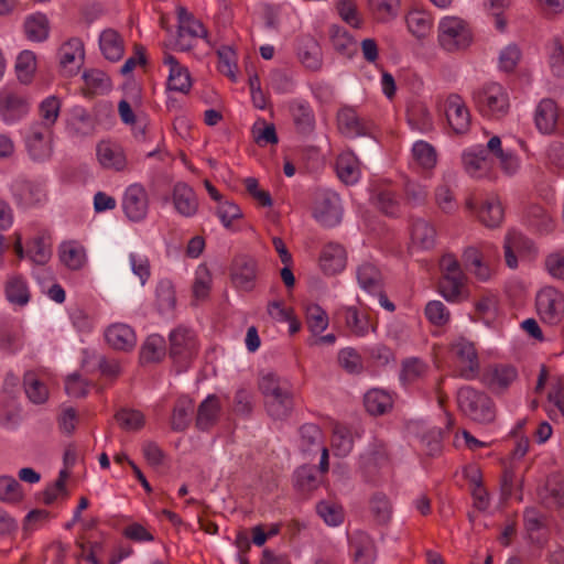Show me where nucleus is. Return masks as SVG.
I'll return each instance as SVG.
<instances>
[{"label":"nucleus","mask_w":564,"mask_h":564,"mask_svg":"<svg viewBox=\"0 0 564 564\" xmlns=\"http://www.w3.org/2000/svg\"><path fill=\"white\" fill-rule=\"evenodd\" d=\"M265 397V406L275 420L286 419L294 408V394L289 381L274 372L263 375L259 383Z\"/></svg>","instance_id":"obj_1"},{"label":"nucleus","mask_w":564,"mask_h":564,"mask_svg":"<svg viewBox=\"0 0 564 564\" xmlns=\"http://www.w3.org/2000/svg\"><path fill=\"white\" fill-rule=\"evenodd\" d=\"M438 291L448 302H460L468 295L467 275L458 259L451 252L444 253L438 261Z\"/></svg>","instance_id":"obj_2"},{"label":"nucleus","mask_w":564,"mask_h":564,"mask_svg":"<svg viewBox=\"0 0 564 564\" xmlns=\"http://www.w3.org/2000/svg\"><path fill=\"white\" fill-rule=\"evenodd\" d=\"M473 41L469 24L459 17L445 15L437 24V42L449 53L466 50Z\"/></svg>","instance_id":"obj_3"},{"label":"nucleus","mask_w":564,"mask_h":564,"mask_svg":"<svg viewBox=\"0 0 564 564\" xmlns=\"http://www.w3.org/2000/svg\"><path fill=\"white\" fill-rule=\"evenodd\" d=\"M498 259V248L489 242H484L478 247H467L463 253L465 268L480 282L491 279Z\"/></svg>","instance_id":"obj_4"},{"label":"nucleus","mask_w":564,"mask_h":564,"mask_svg":"<svg viewBox=\"0 0 564 564\" xmlns=\"http://www.w3.org/2000/svg\"><path fill=\"white\" fill-rule=\"evenodd\" d=\"M460 412L478 423H490L495 419L494 402L488 394L473 387L465 386L457 392Z\"/></svg>","instance_id":"obj_5"},{"label":"nucleus","mask_w":564,"mask_h":564,"mask_svg":"<svg viewBox=\"0 0 564 564\" xmlns=\"http://www.w3.org/2000/svg\"><path fill=\"white\" fill-rule=\"evenodd\" d=\"M473 99L478 111L492 119L503 117L510 107L507 89L498 83H488L473 93Z\"/></svg>","instance_id":"obj_6"},{"label":"nucleus","mask_w":564,"mask_h":564,"mask_svg":"<svg viewBox=\"0 0 564 564\" xmlns=\"http://www.w3.org/2000/svg\"><path fill=\"white\" fill-rule=\"evenodd\" d=\"M313 216L324 227L337 226L343 218V205L339 195L328 188L315 193Z\"/></svg>","instance_id":"obj_7"},{"label":"nucleus","mask_w":564,"mask_h":564,"mask_svg":"<svg viewBox=\"0 0 564 564\" xmlns=\"http://www.w3.org/2000/svg\"><path fill=\"white\" fill-rule=\"evenodd\" d=\"M54 130L31 123L24 133V144L29 158L34 162H45L53 154Z\"/></svg>","instance_id":"obj_8"},{"label":"nucleus","mask_w":564,"mask_h":564,"mask_svg":"<svg viewBox=\"0 0 564 564\" xmlns=\"http://www.w3.org/2000/svg\"><path fill=\"white\" fill-rule=\"evenodd\" d=\"M452 352L455 356V376L466 380L474 379L479 371V360L474 344L459 338L452 344Z\"/></svg>","instance_id":"obj_9"},{"label":"nucleus","mask_w":564,"mask_h":564,"mask_svg":"<svg viewBox=\"0 0 564 564\" xmlns=\"http://www.w3.org/2000/svg\"><path fill=\"white\" fill-rule=\"evenodd\" d=\"M534 123L543 134L561 133L564 131V111L553 99L544 98L535 108Z\"/></svg>","instance_id":"obj_10"},{"label":"nucleus","mask_w":564,"mask_h":564,"mask_svg":"<svg viewBox=\"0 0 564 564\" xmlns=\"http://www.w3.org/2000/svg\"><path fill=\"white\" fill-rule=\"evenodd\" d=\"M466 207L489 228H496L502 223L503 208L499 197L494 194L480 198L470 197L466 200Z\"/></svg>","instance_id":"obj_11"},{"label":"nucleus","mask_w":564,"mask_h":564,"mask_svg":"<svg viewBox=\"0 0 564 564\" xmlns=\"http://www.w3.org/2000/svg\"><path fill=\"white\" fill-rule=\"evenodd\" d=\"M536 310L544 323L558 324L564 317V295L552 286L543 288L536 295Z\"/></svg>","instance_id":"obj_12"},{"label":"nucleus","mask_w":564,"mask_h":564,"mask_svg":"<svg viewBox=\"0 0 564 564\" xmlns=\"http://www.w3.org/2000/svg\"><path fill=\"white\" fill-rule=\"evenodd\" d=\"M462 161L466 173L476 178L489 175L494 167V156L488 149V143L486 145L475 144L465 149Z\"/></svg>","instance_id":"obj_13"},{"label":"nucleus","mask_w":564,"mask_h":564,"mask_svg":"<svg viewBox=\"0 0 564 564\" xmlns=\"http://www.w3.org/2000/svg\"><path fill=\"white\" fill-rule=\"evenodd\" d=\"M338 129L347 138H375V123L360 117L354 108L344 107L337 115Z\"/></svg>","instance_id":"obj_14"},{"label":"nucleus","mask_w":564,"mask_h":564,"mask_svg":"<svg viewBox=\"0 0 564 564\" xmlns=\"http://www.w3.org/2000/svg\"><path fill=\"white\" fill-rule=\"evenodd\" d=\"M122 209L124 215L134 223H139L147 217L149 195L143 185L133 183L126 188L122 197Z\"/></svg>","instance_id":"obj_15"},{"label":"nucleus","mask_w":564,"mask_h":564,"mask_svg":"<svg viewBox=\"0 0 564 564\" xmlns=\"http://www.w3.org/2000/svg\"><path fill=\"white\" fill-rule=\"evenodd\" d=\"M164 200L172 203L174 210L186 218L194 217L198 212V197L194 188L184 182L175 183L171 195L166 196Z\"/></svg>","instance_id":"obj_16"},{"label":"nucleus","mask_w":564,"mask_h":564,"mask_svg":"<svg viewBox=\"0 0 564 564\" xmlns=\"http://www.w3.org/2000/svg\"><path fill=\"white\" fill-rule=\"evenodd\" d=\"M26 99L10 90H0V118L7 126H14L20 122L29 112Z\"/></svg>","instance_id":"obj_17"},{"label":"nucleus","mask_w":564,"mask_h":564,"mask_svg":"<svg viewBox=\"0 0 564 564\" xmlns=\"http://www.w3.org/2000/svg\"><path fill=\"white\" fill-rule=\"evenodd\" d=\"M518 370L509 364L489 365L484 372V383L495 393L500 394L517 380Z\"/></svg>","instance_id":"obj_18"},{"label":"nucleus","mask_w":564,"mask_h":564,"mask_svg":"<svg viewBox=\"0 0 564 564\" xmlns=\"http://www.w3.org/2000/svg\"><path fill=\"white\" fill-rule=\"evenodd\" d=\"M258 274L257 261L253 258L241 256L234 260L230 269L232 285L245 292H250L256 285Z\"/></svg>","instance_id":"obj_19"},{"label":"nucleus","mask_w":564,"mask_h":564,"mask_svg":"<svg viewBox=\"0 0 564 564\" xmlns=\"http://www.w3.org/2000/svg\"><path fill=\"white\" fill-rule=\"evenodd\" d=\"M170 356L181 365H186L196 352V341L193 332L187 328H176L170 334Z\"/></svg>","instance_id":"obj_20"},{"label":"nucleus","mask_w":564,"mask_h":564,"mask_svg":"<svg viewBox=\"0 0 564 564\" xmlns=\"http://www.w3.org/2000/svg\"><path fill=\"white\" fill-rule=\"evenodd\" d=\"M177 21L178 30L175 45L180 51H188L192 48V44L185 41L186 35L193 39H207V31L203 23L196 20L185 8L177 9Z\"/></svg>","instance_id":"obj_21"},{"label":"nucleus","mask_w":564,"mask_h":564,"mask_svg":"<svg viewBox=\"0 0 564 564\" xmlns=\"http://www.w3.org/2000/svg\"><path fill=\"white\" fill-rule=\"evenodd\" d=\"M445 113L451 129L463 134L468 131L470 126V112L463 98L456 94H452L445 101Z\"/></svg>","instance_id":"obj_22"},{"label":"nucleus","mask_w":564,"mask_h":564,"mask_svg":"<svg viewBox=\"0 0 564 564\" xmlns=\"http://www.w3.org/2000/svg\"><path fill=\"white\" fill-rule=\"evenodd\" d=\"M96 155L99 164L107 170L116 172L124 171L127 158L122 147L112 141H100L96 147Z\"/></svg>","instance_id":"obj_23"},{"label":"nucleus","mask_w":564,"mask_h":564,"mask_svg":"<svg viewBox=\"0 0 564 564\" xmlns=\"http://www.w3.org/2000/svg\"><path fill=\"white\" fill-rule=\"evenodd\" d=\"M389 462L386 444L378 440L370 443L360 456V465L367 475L388 468Z\"/></svg>","instance_id":"obj_24"},{"label":"nucleus","mask_w":564,"mask_h":564,"mask_svg":"<svg viewBox=\"0 0 564 564\" xmlns=\"http://www.w3.org/2000/svg\"><path fill=\"white\" fill-rule=\"evenodd\" d=\"M371 203L387 216H397L400 212V202L397 192L389 183L377 184L371 192Z\"/></svg>","instance_id":"obj_25"},{"label":"nucleus","mask_w":564,"mask_h":564,"mask_svg":"<svg viewBox=\"0 0 564 564\" xmlns=\"http://www.w3.org/2000/svg\"><path fill=\"white\" fill-rule=\"evenodd\" d=\"M488 149L494 159L498 160L501 170L507 175L512 176L519 171L521 164L520 159L512 150L503 147L500 137L492 135L488 140Z\"/></svg>","instance_id":"obj_26"},{"label":"nucleus","mask_w":564,"mask_h":564,"mask_svg":"<svg viewBox=\"0 0 564 564\" xmlns=\"http://www.w3.org/2000/svg\"><path fill=\"white\" fill-rule=\"evenodd\" d=\"M84 59V45L79 39H70L59 48V61L67 76H73Z\"/></svg>","instance_id":"obj_27"},{"label":"nucleus","mask_w":564,"mask_h":564,"mask_svg":"<svg viewBox=\"0 0 564 564\" xmlns=\"http://www.w3.org/2000/svg\"><path fill=\"white\" fill-rule=\"evenodd\" d=\"M503 248L507 265L510 269H516L518 267L517 254L531 253L533 243L522 234L510 230L506 236Z\"/></svg>","instance_id":"obj_28"},{"label":"nucleus","mask_w":564,"mask_h":564,"mask_svg":"<svg viewBox=\"0 0 564 564\" xmlns=\"http://www.w3.org/2000/svg\"><path fill=\"white\" fill-rule=\"evenodd\" d=\"M58 257L63 265L72 271H79L87 263L86 250L76 240L63 241L58 246Z\"/></svg>","instance_id":"obj_29"},{"label":"nucleus","mask_w":564,"mask_h":564,"mask_svg":"<svg viewBox=\"0 0 564 564\" xmlns=\"http://www.w3.org/2000/svg\"><path fill=\"white\" fill-rule=\"evenodd\" d=\"M169 66L167 87L170 90L186 94L189 91L192 83L189 73L186 67L182 66L178 61L170 54L163 59Z\"/></svg>","instance_id":"obj_30"},{"label":"nucleus","mask_w":564,"mask_h":564,"mask_svg":"<svg viewBox=\"0 0 564 564\" xmlns=\"http://www.w3.org/2000/svg\"><path fill=\"white\" fill-rule=\"evenodd\" d=\"M435 243V227L423 218L414 219L411 224V247L419 250H430Z\"/></svg>","instance_id":"obj_31"},{"label":"nucleus","mask_w":564,"mask_h":564,"mask_svg":"<svg viewBox=\"0 0 564 564\" xmlns=\"http://www.w3.org/2000/svg\"><path fill=\"white\" fill-rule=\"evenodd\" d=\"M319 264L326 274H336L344 270L346 252L343 246L335 242L327 243L322 250Z\"/></svg>","instance_id":"obj_32"},{"label":"nucleus","mask_w":564,"mask_h":564,"mask_svg":"<svg viewBox=\"0 0 564 564\" xmlns=\"http://www.w3.org/2000/svg\"><path fill=\"white\" fill-rule=\"evenodd\" d=\"M109 346L118 350H130L137 343L133 329L127 324H113L105 333Z\"/></svg>","instance_id":"obj_33"},{"label":"nucleus","mask_w":564,"mask_h":564,"mask_svg":"<svg viewBox=\"0 0 564 564\" xmlns=\"http://www.w3.org/2000/svg\"><path fill=\"white\" fill-rule=\"evenodd\" d=\"M290 111L300 133L310 134L313 132L315 128V117L308 101L303 99H293L290 102Z\"/></svg>","instance_id":"obj_34"},{"label":"nucleus","mask_w":564,"mask_h":564,"mask_svg":"<svg viewBox=\"0 0 564 564\" xmlns=\"http://www.w3.org/2000/svg\"><path fill=\"white\" fill-rule=\"evenodd\" d=\"M62 108V100L56 95L45 97L37 107L39 120L33 121V124L53 129L59 118Z\"/></svg>","instance_id":"obj_35"},{"label":"nucleus","mask_w":564,"mask_h":564,"mask_svg":"<svg viewBox=\"0 0 564 564\" xmlns=\"http://www.w3.org/2000/svg\"><path fill=\"white\" fill-rule=\"evenodd\" d=\"M336 172L346 185L356 184L361 175L359 161L352 152H343L336 160Z\"/></svg>","instance_id":"obj_36"},{"label":"nucleus","mask_w":564,"mask_h":564,"mask_svg":"<svg viewBox=\"0 0 564 564\" xmlns=\"http://www.w3.org/2000/svg\"><path fill=\"white\" fill-rule=\"evenodd\" d=\"M4 293L7 300L15 305L23 306L30 301V290L25 278L14 273L8 276Z\"/></svg>","instance_id":"obj_37"},{"label":"nucleus","mask_w":564,"mask_h":564,"mask_svg":"<svg viewBox=\"0 0 564 564\" xmlns=\"http://www.w3.org/2000/svg\"><path fill=\"white\" fill-rule=\"evenodd\" d=\"M524 527L529 539L536 545H542L546 539L545 518L534 508H528L523 514Z\"/></svg>","instance_id":"obj_38"},{"label":"nucleus","mask_w":564,"mask_h":564,"mask_svg":"<svg viewBox=\"0 0 564 564\" xmlns=\"http://www.w3.org/2000/svg\"><path fill=\"white\" fill-rule=\"evenodd\" d=\"M69 131L77 137H87L93 133L95 122L90 113L82 106H74L67 120Z\"/></svg>","instance_id":"obj_39"},{"label":"nucleus","mask_w":564,"mask_h":564,"mask_svg":"<svg viewBox=\"0 0 564 564\" xmlns=\"http://www.w3.org/2000/svg\"><path fill=\"white\" fill-rule=\"evenodd\" d=\"M297 57L302 65L311 70H316L322 64L321 48L315 39L303 36L297 46Z\"/></svg>","instance_id":"obj_40"},{"label":"nucleus","mask_w":564,"mask_h":564,"mask_svg":"<svg viewBox=\"0 0 564 564\" xmlns=\"http://www.w3.org/2000/svg\"><path fill=\"white\" fill-rule=\"evenodd\" d=\"M351 549L357 564H372L376 560V546L372 538L366 532H358L351 539Z\"/></svg>","instance_id":"obj_41"},{"label":"nucleus","mask_w":564,"mask_h":564,"mask_svg":"<svg viewBox=\"0 0 564 564\" xmlns=\"http://www.w3.org/2000/svg\"><path fill=\"white\" fill-rule=\"evenodd\" d=\"M357 281L360 288L367 293H378L382 286V275L379 269L369 261L358 265L356 270Z\"/></svg>","instance_id":"obj_42"},{"label":"nucleus","mask_w":564,"mask_h":564,"mask_svg":"<svg viewBox=\"0 0 564 564\" xmlns=\"http://www.w3.org/2000/svg\"><path fill=\"white\" fill-rule=\"evenodd\" d=\"M99 47L104 56L111 62L119 61L124 52L122 37L112 29H107L100 34Z\"/></svg>","instance_id":"obj_43"},{"label":"nucleus","mask_w":564,"mask_h":564,"mask_svg":"<svg viewBox=\"0 0 564 564\" xmlns=\"http://www.w3.org/2000/svg\"><path fill=\"white\" fill-rule=\"evenodd\" d=\"M370 513L378 525H388L392 519L393 507L389 497L381 492H375L369 501Z\"/></svg>","instance_id":"obj_44"},{"label":"nucleus","mask_w":564,"mask_h":564,"mask_svg":"<svg viewBox=\"0 0 564 564\" xmlns=\"http://www.w3.org/2000/svg\"><path fill=\"white\" fill-rule=\"evenodd\" d=\"M340 317L349 332L358 337L365 336L371 327L369 316L354 306L344 307Z\"/></svg>","instance_id":"obj_45"},{"label":"nucleus","mask_w":564,"mask_h":564,"mask_svg":"<svg viewBox=\"0 0 564 564\" xmlns=\"http://www.w3.org/2000/svg\"><path fill=\"white\" fill-rule=\"evenodd\" d=\"M366 410L372 415L384 414L392 408V395L383 389H371L364 398Z\"/></svg>","instance_id":"obj_46"},{"label":"nucleus","mask_w":564,"mask_h":564,"mask_svg":"<svg viewBox=\"0 0 564 564\" xmlns=\"http://www.w3.org/2000/svg\"><path fill=\"white\" fill-rule=\"evenodd\" d=\"M330 445L336 456H347L354 447V436L351 430L346 425L336 423L333 426Z\"/></svg>","instance_id":"obj_47"},{"label":"nucleus","mask_w":564,"mask_h":564,"mask_svg":"<svg viewBox=\"0 0 564 564\" xmlns=\"http://www.w3.org/2000/svg\"><path fill=\"white\" fill-rule=\"evenodd\" d=\"M220 405L217 397L208 395L199 405L196 417V425L199 430H208L213 426L219 415Z\"/></svg>","instance_id":"obj_48"},{"label":"nucleus","mask_w":564,"mask_h":564,"mask_svg":"<svg viewBox=\"0 0 564 564\" xmlns=\"http://www.w3.org/2000/svg\"><path fill=\"white\" fill-rule=\"evenodd\" d=\"M412 161L420 169L431 171L437 162L436 151L429 142L419 140L412 145Z\"/></svg>","instance_id":"obj_49"},{"label":"nucleus","mask_w":564,"mask_h":564,"mask_svg":"<svg viewBox=\"0 0 564 564\" xmlns=\"http://www.w3.org/2000/svg\"><path fill=\"white\" fill-rule=\"evenodd\" d=\"M194 404L193 401L182 395L177 399L172 414L171 425L174 431H184L193 416Z\"/></svg>","instance_id":"obj_50"},{"label":"nucleus","mask_w":564,"mask_h":564,"mask_svg":"<svg viewBox=\"0 0 564 564\" xmlns=\"http://www.w3.org/2000/svg\"><path fill=\"white\" fill-rule=\"evenodd\" d=\"M24 32L26 37L33 42H42L48 35V20L43 13H33L25 18Z\"/></svg>","instance_id":"obj_51"},{"label":"nucleus","mask_w":564,"mask_h":564,"mask_svg":"<svg viewBox=\"0 0 564 564\" xmlns=\"http://www.w3.org/2000/svg\"><path fill=\"white\" fill-rule=\"evenodd\" d=\"M83 80L85 91L88 95H104L110 90L111 83L107 74L100 69H89L84 72Z\"/></svg>","instance_id":"obj_52"},{"label":"nucleus","mask_w":564,"mask_h":564,"mask_svg":"<svg viewBox=\"0 0 564 564\" xmlns=\"http://www.w3.org/2000/svg\"><path fill=\"white\" fill-rule=\"evenodd\" d=\"M51 256V243L47 241L45 235H39L28 243L26 258L34 264L44 265L48 262Z\"/></svg>","instance_id":"obj_53"},{"label":"nucleus","mask_w":564,"mask_h":564,"mask_svg":"<svg viewBox=\"0 0 564 564\" xmlns=\"http://www.w3.org/2000/svg\"><path fill=\"white\" fill-rule=\"evenodd\" d=\"M542 161L550 172H564V143L561 141L550 142L543 151Z\"/></svg>","instance_id":"obj_54"},{"label":"nucleus","mask_w":564,"mask_h":564,"mask_svg":"<svg viewBox=\"0 0 564 564\" xmlns=\"http://www.w3.org/2000/svg\"><path fill=\"white\" fill-rule=\"evenodd\" d=\"M525 221L528 226L540 234H547L553 229L551 216L539 205H532L527 209Z\"/></svg>","instance_id":"obj_55"},{"label":"nucleus","mask_w":564,"mask_h":564,"mask_svg":"<svg viewBox=\"0 0 564 564\" xmlns=\"http://www.w3.org/2000/svg\"><path fill=\"white\" fill-rule=\"evenodd\" d=\"M156 306L161 314H170L176 303L174 286L167 279L159 281L155 289Z\"/></svg>","instance_id":"obj_56"},{"label":"nucleus","mask_w":564,"mask_h":564,"mask_svg":"<svg viewBox=\"0 0 564 564\" xmlns=\"http://www.w3.org/2000/svg\"><path fill=\"white\" fill-rule=\"evenodd\" d=\"M409 31L417 39L425 37L432 28V17L422 10H412L406 15Z\"/></svg>","instance_id":"obj_57"},{"label":"nucleus","mask_w":564,"mask_h":564,"mask_svg":"<svg viewBox=\"0 0 564 564\" xmlns=\"http://www.w3.org/2000/svg\"><path fill=\"white\" fill-rule=\"evenodd\" d=\"M453 178L454 174L452 172L444 174L443 184L435 189L436 204L446 214L453 213L457 208V203L449 186Z\"/></svg>","instance_id":"obj_58"},{"label":"nucleus","mask_w":564,"mask_h":564,"mask_svg":"<svg viewBox=\"0 0 564 564\" xmlns=\"http://www.w3.org/2000/svg\"><path fill=\"white\" fill-rule=\"evenodd\" d=\"M165 339L158 334L150 335L141 348V360L144 362L160 361L165 355Z\"/></svg>","instance_id":"obj_59"},{"label":"nucleus","mask_w":564,"mask_h":564,"mask_svg":"<svg viewBox=\"0 0 564 564\" xmlns=\"http://www.w3.org/2000/svg\"><path fill=\"white\" fill-rule=\"evenodd\" d=\"M306 325L313 336L321 335L328 326L326 312L317 304H308L305 307Z\"/></svg>","instance_id":"obj_60"},{"label":"nucleus","mask_w":564,"mask_h":564,"mask_svg":"<svg viewBox=\"0 0 564 564\" xmlns=\"http://www.w3.org/2000/svg\"><path fill=\"white\" fill-rule=\"evenodd\" d=\"M294 482L302 492L312 491L321 484L318 470L315 467L302 466L295 471Z\"/></svg>","instance_id":"obj_61"},{"label":"nucleus","mask_w":564,"mask_h":564,"mask_svg":"<svg viewBox=\"0 0 564 564\" xmlns=\"http://www.w3.org/2000/svg\"><path fill=\"white\" fill-rule=\"evenodd\" d=\"M36 69V58L33 52H21L15 62V72L19 80L23 84L31 82Z\"/></svg>","instance_id":"obj_62"},{"label":"nucleus","mask_w":564,"mask_h":564,"mask_svg":"<svg viewBox=\"0 0 564 564\" xmlns=\"http://www.w3.org/2000/svg\"><path fill=\"white\" fill-rule=\"evenodd\" d=\"M129 265L132 273L139 278L140 284L143 286L151 276V267L149 258L145 254L130 252L128 256Z\"/></svg>","instance_id":"obj_63"},{"label":"nucleus","mask_w":564,"mask_h":564,"mask_svg":"<svg viewBox=\"0 0 564 564\" xmlns=\"http://www.w3.org/2000/svg\"><path fill=\"white\" fill-rule=\"evenodd\" d=\"M549 64L553 75H564V46L558 39H554L549 46Z\"/></svg>","instance_id":"obj_64"}]
</instances>
